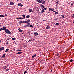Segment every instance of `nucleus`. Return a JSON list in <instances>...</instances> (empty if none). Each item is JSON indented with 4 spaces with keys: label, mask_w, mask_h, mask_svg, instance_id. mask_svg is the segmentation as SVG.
<instances>
[{
    "label": "nucleus",
    "mask_w": 74,
    "mask_h": 74,
    "mask_svg": "<svg viewBox=\"0 0 74 74\" xmlns=\"http://www.w3.org/2000/svg\"><path fill=\"white\" fill-rule=\"evenodd\" d=\"M30 20L28 19L26 21H25V23H27L28 22H30Z\"/></svg>",
    "instance_id": "6"
},
{
    "label": "nucleus",
    "mask_w": 74,
    "mask_h": 74,
    "mask_svg": "<svg viewBox=\"0 0 74 74\" xmlns=\"http://www.w3.org/2000/svg\"><path fill=\"white\" fill-rule=\"evenodd\" d=\"M61 16H62V18H65L64 17V16L63 15H61Z\"/></svg>",
    "instance_id": "34"
},
{
    "label": "nucleus",
    "mask_w": 74,
    "mask_h": 74,
    "mask_svg": "<svg viewBox=\"0 0 74 74\" xmlns=\"http://www.w3.org/2000/svg\"><path fill=\"white\" fill-rule=\"evenodd\" d=\"M25 26H27V25H25Z\"/></svg>",
    "instance_id": "49"
},
{
    "label": "nucleus",
    "mask_w": 74,
    "mask_h": 74,
    "mask_svg": "<svg viewBox=\"0 0 74 74\" xmlns=\"http://www.w3.org/2000/svg\"><path fill=\"white\" fill-rule=\"evenodd\" d=\"M30 27H33V26L32 25H30Z\"/></svg>",
    "instance_id": "30"
},
{
    "label": "nucleus",
    "mask_w": 74,
    "mask_h": 74,
    "mask_svg": "<svg viewBox=\"0 0 74 74\" xmlns=\"http://www.w3.org/2000/svg\"><path fill=\"white\" fill-rule=\"evenodd\" d=\"M44 9H42V11L41 12H40L41 14H42L44 12Z\"/></svg>",
    "instance_id": "12"
},
{
    "label": "nucleus",
    "mask_w": 74,
    "mask_h": 74,
    "mask_svg": "<svg viewBox=\"0 0 74 74\" xmlns=\"http://www.w3.org/2000/svg\"><path fill=\"white\" fill-rule=\"evenodd\" d=\"M9 70V69H7L5 70V71H8Z\"/></svg>",
    "instance_id": "36"
},
{
    "label": "nucleus",
    "mask_w": 74,
    "mask_h": 74,
    "mask_svg": "<svg viewBox=\"0 0 74 74\" xmlns=\"http://www.w3.org/2000/svg\"><path fill=\"white\" fill-rule=\"evenodd\" d=\"M59 25V23H56V26H58V25Z\"/></svg>",
    "instance_id": "25"
},
{
    "label": "nucleus",
    "mask_w": 74,
    "mask_h": 74,
    "mask_svg": "<svg viewBox=\"0 0 74 74\" xmlns=\"http://www.w3.org/2000/svg\"><path fill=\"white\" fill-rule=\"evenodd\" d=\"M51 72H52V70H51Z\"/></svg>",
    "instance_id": "48"
},
{
    "label": "nucleus",
    "mask_w": 74,
    "mask_h": 74,
    "mask_svg": "<svg viewBox=\"0 0 74 74\" xmlns=\"http://www.w3.org/2000/svg\"><path fill=\"white\" fill-rule=\"evenodd\" d=\"M5 16H7V14H5Z\"/></svg>",
    "instance_id": "46"
},
{
    "label": "nucleus",
    "mask_w": 74,
    "mask_h": 74,
    "mask_svg": "<svg viewBox=\"0 0 74 74\" xmlns=\"http://www.w3.org/2000/svg\"><path fill=\"white\" fill-rule=\"evenodd\" d=\"M36 54L34 55V56H32L31 58L32 59H33V58H34V57H36Z\"/></svg>",
    "instance_id": "9"
},
{
    "label": "nucleus",
    "mask_w": 74,
    "mask_h": 74,
    "mask_svg": "<svg viewBox=\"0 0 74 74\" xmlns=\"http://www.w3.org/2000/svg\"><path fill=\"white\" fill-rule=\"evenodd\" d=\"M3 29L2 30H7V27H5V26H3Z\"/></svg>",
    "instance_id": "4"
},
{
    "label": "nucleus",
    "mask_w": 74,
    "mask_h": 74,
    "mask_svg": "<svg viewBox=\"0 0 74 74\" xmlns=\"http://www.w3.org/2000/svg\"><path fill=\"white\" fill-rule=\"evenodd\" d=\"M19 19H21V20L24 19V18H21V17H19Z\"/></svg>",
    "instance_id": "21"
},
{
    "label": "nucleus",
    "mask_w": 74,
    "mask_h": 74,
    "mask_svg": "<svg viewBox=\"0 0 74 74\" xmlns=\"http://www.w3.org/2000/svg\"><path fill=\"white\" fill-rule=\"evenodd\" d=\"M45 20H43V21H45Z\"/></svg>",
    "instance_id": "56"
},
{
    "label": "nucleus",
    "mask_w": 74,
    "mask_h": 74,
    "mask_svg": "<svg viewBox=\"0 0 74 74\" xmlns=\"http://www.w3.org/2000/svg\"><path fill=\"white\" fill-rule=\"evenodd\" d=\"M53 12H56V11L53 10Z\"/></svg>",
    "instance_id": "40"
},
{
    "label": "nucleus",
    "mask_w": 74,
    "mask_h": 74,
    "mask_svg": "<svg viewBox=\"0 0 74 74\" xmlns=\"http://www.w3.org/2000/svg\"><path fill=\"white\" fill-rule=\"evenodd\" d=\"M0 48H1V47H0Z\"/></svg>",
    "instance_id": "59"
},
{
    "label": "nucleus",
    "mask_w": 74,
    "mask_h": 74,
    "mask_svg": "<svg viewBox=\"0 0 74 74\" xmlns=\"http://www.w3.org/2000/svg\"><path fill=\"white\" fill-rule=\"evenodd\" d=\"M40 3H42V4H45V1L43 0H42L40 1Z\"/></svg>",
    "instance_id": "3"
},
{
    "label": "nucleus",
    "mask_w": 74,
    "mask_h": 74,
    "mask_svg": "<svg viewBox=\"0 0 74 74\" xmlns=\"http://www.w3.org/2000/svg\"><path fill=\"white\" fill-rule=\"evenodd\" d=\"M8 44V42H6V44Z\"/></svg>",
    "instance_id": "43"
},
{
    "label": "nucleus",
    "mask_w": 74,
    "mask_h": 74,
    "mask_svg": "<svg viewBox=\"0 0 74 74\" xmlns=\"http://www.w3.org/2000/svg\"><path fill=\"white\" fill-rule=\"evenodd\" d=\"M0 42H1V40H0Z\"/></svg>",
    "instance_id": "53"
},
{
    "label": "nucleus",
    "mask_w": 74,
    "mask_h": 74,
    "mask_svg": "<svg viewBox=\"0 0 74 74\" xmlns=\"http://www.w3.org/2000/svg\"><path fill=\"white\" fill-rule=\"evenodd\" d=\"M21 5V3H19L18 4V6H20Z\"/></svg>",
    "instance_id": "33"
},
{
    "label": "nucleus",
    "mask_w": 74,
    "mask_h": 74,
    "mask_svg": "<svg viewBox=\"0 0 74 74\" xmlns=\"http://www.w3.org/2000/svg\"><path fill=\"white\" fill-rule=\"evenodd\" d=\"M53 10H54V9H53Z\"/></svg>",
    "instance_id": "60"
},
{
    "label": "nucleus",
    "mask_w": 74,
    "mask_h": 74,
    "mask_svg": "<svg viewBox=\"0 0 74 74\" xmlns=\"http://www.w3.org/2000/svg\"><path fill=\"white\" fill-rule=\"evenodd\" d=\"M22 16H23L24 18H25V15L24 14L22 15Z\"/></svg>",
    "instance_id": "18"
},
{
    "label": "nucleus",
    "mask_w": 74,
    "mask_h": 74,
    "mask_svg": "<svg viewBox=\"0 0 74 74\" xmlns=\"http://www.w3.org/2000/svg\"><path fill=\"white\" fill-rule=\"evenodd\" d=\"M18 30H19V31L21 30V29H20V28H19L18 29Z\"/></svg>",
    "instance_id": "47"
},
{
    "label": "nucleus",
    "mask_w": 74,
    "mask_h": 74,
    "mask_svg": "<svg viewBox=\"0 0 74 74\" xmlns=\"http://www.w3.org/2000/svg\"><path fill=\"white\" fill-rule=\"evenodd\" d=\"M49 10H50V11H53V10L52 9V8H50L49 9Z\"/></svg>",
    "instance_id": "16"
},
{
    "label": "nucleus",
    "mask_w": 74,
    "mask_h": 74,
    "mask_svg": "<svg viewBox=\"0 0 74 74\" xmlns=\"http://www.w3.org/2000/svg\"><path fill=\"white\" fill-rule=\"evenodd\" d=\"M8 65L6 66L5 67V68H4V69H7V67H8Z\"/></svg>",
    "instance_id": "22"
},
{
    "label": "nucleus",
    "mask_w": 74,
    "mask_h": 74,
    "mask_svg": "<svg viewBox=\"0 0 74 74\" xmlns=\"http://www.w3.org/2000/svg\"><path fill=\"white\" fill-rule=\"evenodd\" d=\"M73 23H74V21H73Z\"/></svg>",
    "instance_id": "58"
},
{
    "label": "nucleus",
    "mask_w": 74,
    "mask_h": 74,
    "mask_svg": "<svg viewBox=\"0 0 74 74\" xmlns=\"http://www.w3.org/2000/svg\"><path fill=\"white\" fill-rule=\"evenodd\" d=\"M1 30H3V28H1L0 29V32L1 31Z\"/></svg>",
    "instance_id": "32"
},
{
    "label": "nucleus",
    "mask_w": 74,
    "mask_h": 74,
    "mask_svg": "<svg viewBox=\"0 0 74 74\" xmlns=\"http://www.w3.org/2000/svg\"><path fill=\"white\" fill-rule=\"evenodd\" d=\"M33 34H34V35L36 36H38V33L37 32H36L34 33Z\"/></svg>",
    "instance_id": "5"
},
{
    "label": "nucleus",
    "mask_w": 74,
    "mask_h": 74,
    "mask_svg": "<svg viewBox=\"0 0 74 74\" xmlns=\"http://www.w3.org/2000/svg\"><path fill=\"white\" fill-rule=\"evenodd\" d=\"M5 32L7 33V34H11V32H10V31H9V30L8 29H7L5 31Z\"/></svg>",
    "instance_id": "1"
},
{
    "label": "nucleus",
    "mask_w": 74,
    "mask_h": 74,
    "mask_svg": "<svg viewBox=\"0 0 74 74\" xmlns=\"http://www.w3.org/2000/svg\"><path fill=\"white\" fill-rule=\"evenodd\" d=\"M22 30H20L19 31V32H22Z\"/></svg>",
    "instance_id": "39"
},
{
    "label": "nucleus",
    "mask_w": 74,
    "mask_h": 74,
    "mask_svg": "<svg viewBox=\"0 0 74 74\" xmlns=\"http://www.w3.org/2000/svg\"><path fill=\"white\" fill-rule=\"evenodd\" d=\"M5 54H4L3 55V56L2 57V58L3 59H4V58H5Z\"/></svg>",
    "instance_id": "10"
},
{
    "label": "nucleus",
    "mask_w": 74,
    "mask_h": 74,
    "mask_svg": "<svg viewBox=\"0 0 74 74\" xmlns=\"http://www.w3.org/2000/svg\"><path fill=\"white\" fill-rule=\"evenodd\" d=\"M21 53H22V52H18L17 53H16V55H19V54H21Z\"/></svg>",
    "instance_id": "11"
},
{
    "label": "nucleus",
    "mask_w": 74,
    "mask_h": 74,
    "mask_svg": "<svg viewBox=\"0 0 74 74\" xmlns=\"http://www.w3.org/2000/svg\"><path fill=\"white\" fill-rule=\"evenodd\" d=\"M38 57H39V56H38Z\"/></svg>",
    "instance_id": "54"
},
{
    "label": "nucleus",
    "mask_w": 74,
    "mask_h": 74,
    "mask_svg": "<svg viewBox=\"0 0 74 74\" xmlns=\"http://www.w3.org/2000/svg\"><path fill=\"white\" fill-rule=\"evenodd\" d=\"M20 6H21V7H22L23 6V5H22L21 4V5H20Z\"/></svg>",
    "instance_id": "44"
},
{
    "label": "nucleus",
    "mask_w": 74,
    "mask_h": 74,
    "mask_svg": "<svg viewBox=\"0 0 74 74\" xmlns=\"http://www.w3.org/2000/svg\"><path fill=\"white\" fill-rule=\"evenodd\" d=\"M46 29L47 30H48V29H50V27H49V26H47L46 27Z\"/></svg>",
    "instance_id": "8"
},
{
    "label": "nucleus",
    "mask_w": 74,
    "mask_h": 74,
    "mask_svg": "<svg viewBox=\"0 0 74 74\" xmlns=\"http://www.w3.org/2000/svg\"><path fill=\"white\" fill-rule=\"evenodd\" d=\"M27 26H29V25H27Z\"/></svg>",
    "instance_id": "57"
},
{
    "label": "nucleus",
    "mask_w": 74,
    "mask_h": 74,
    "mask_svg": "<svg viewBox=\"0 0 74 74\" xmlns=\"http://www.w3.org/2000/svg\"><path fill=\"white\" fill-rule=\"evenodd\" d=\"M57 55L58 56L59 55V54H57Z\"/></svg>",
    "instance_id": "52"
},
{
    "label": "nucleus",
    "mask_w": 74,
    "mask_h": 74,
    "mask_svg": "<svg viewBox=\"0 0 74 74\" xmlns=\"http://www.w3.org/2000/svg\"><path fill=\"white\" fill-rule=\"evenodd\" d=\"M41 7H42L43 8L44 7L43 5H42V4L40 5Z\"/></svg>",
    "instance_id": "29"
},
{
    "label": "nucleus",
    "mask_w": 74,
    "mask_h": 74,
    "mask_svg": "<svg viewBox=\"0 0 74 74\" xmlns=\"http://www.w3.org/2000/svg\"><path fill=\"white\" fill-rule=\"evenodd\" d=\"M15 38H12V40H15Z\"/></svg>",
    "instance_id": "26"
},
{
    "label": "nucleus",
    "mask_w": 74,
    "mask_h": 74,
    "mask_svg": "<svg viewBox=\"0 0 74 74\" xmlns=\"http://www.w3.org/2000/svg\"><path fill=\"white\" fill-rule=\"evenodd\" d=\"M17 51H22V50H17Z\"/></svg>",
    "instance_id": "31"
},
{
    "label": "nucleus",
    "mask_w": 74,
    "mask_h": 74,
    "mask_svg": "<svg viewBox=\"0 0 74 74\" xmlns=\"http://www.w3.org/2000/svg\"><path fill=\"white\" fill-rule=\"evenodd\" d=\"M27 23V25H30V23Z\"/></svg>",
    "instance_id": "41"
},
{
    "label": "nucleus",
    "mask_w": 74,
    "mask_h": 74,
    "mask_svg": "<svg viewBox=\"0 0 74 74\" xmlns=\"http://www.w3.org/2000/svg\"><path fill=\"white\" fill-rule=\"evenodd\" d=\"M16 19H20L19 18H16Z\"/></svg>",
    "instance_id": "45"
},
{
    "label": "nucleus",
    "mask_w": 74,
    "mask_h": 74,
    "mask_svg": "<svg viewBox=\"0 0 74 74\" xmlns=\"http://www.w3.org/2000/svg\"><path fill=\"white\" fill-rule=\"evenodd\" d=\"M56 14H58L59 13L58 12H55Z\"/></svg>",
    "instance_id": "23"
},
{
    "label": "nucleus",
    "mask_w": 74,
    "mask_h": 74,
    "mask_svg": "<svg viewBox=\"0 0 74 74\" xmlns=\"http://www.w3.org/2000/svg\"><path fill=\"white\" fill-rule=\"evenodd\" d=\"M43 8H44V10H47V8H45L44 7Z\"/></svg>",
    "instance_id": "24"
},
{
    "label": "nucleus",
    "mask_w": 74,
    "mask_h": 74,
    "mask_svg": "<svg viewBox=\"0 0 74 74\" xmlns=\"http://www.w3.org/2000/svg\"><path fill=\"white\" fill-rule=\"evenodd\" d=\"M25 21H19L20 25H21V23H25Z\"/></svg>",
    "instance_id": "2"
},
{
    "label": "nucleus",
    "mask_w": 74,
    "mask_h": 74,
    "mask_svg": "<svg viewBox=\"0 0 74 74\" xmlns=\"http://www.w3.org/2000/svg\"><path fill=\"white\" fill-rule=\"evenodd\" d=\"M8 51H9V49L8 48L6 50L5 52H8Z\"/></svg>",
    "instance_id": "15"
},
{
    "label": "nucleus",
    "mask_w": 74,
    "mask_h": 74,
    "mask_svg": "<svg viewBox=\"0 0 74 74\" xmlns=\"http://www.w3.org/2000/svg\"><path fill=\"white\" fill-rule=\"evenodd\" d=\"M49 12H50V10H49Z\"/></svg>",
    "instance_id": "55"
},
{
    "label": "nucleus",
    "mask_w": 74,
    "mask_h": 74,
    "mask_svg": "<svg viewBox=\"0 0 74 74\" xmlns=\"http://www.w3.org/2000/svg\"><path fill=\"white\" fill-rule=\"evenodd\" d=\"M74 3L73 2L71 4V5H74Z\"/></svg>",
    "instance_id": "27"
},
{
    "label": "nucleus",
    "mask_w": 74,
    "mask_h": 74,
    "mask_svg": "<svg viewBox=\"0 0 74 74\" xmlns=\"http://www.w3.org/2000/svg\"><path fill=\"white\" fill-rule=\"evenodd\" d=\"M32 41V39H31V40H29V41H28V42H30V41Z\"/></svg>",
    "instance_id": "38"
},
{
    "label": "nucleus",
    "mask_w": 74,
    "mask_h": 74,
    "mask_svg": "<svg viewBox=\"0 0 74 74\" xmlns=\"http://www.w3.org/2000/svg\"><path fill=\"white\" fill-rule=\"evenodd\" d=\"M29 11L31 12L32 11V9H29Z\"/></svg>",
    "instance_id": "17"
},
{
    "label": "nucleus",
    "mask_w": 74,
    "mask_h": 74,
    "mask_svg": "<svg viewBox=\"0 0 74 74\" xmlns=\"http://www.w3.org/2000/svg\"><path fill=\"white\" fill-rule=\"evenodd\" d=\"M70 62H73V60L71 59L70 60Z\"/></svg>",
    "instance_id": "35"
},
{
    "label": "nucleus",
    "mask_w": 74,
    "mask_h": 74,
    "mask_svg": "<svg viewBox=\"0 0 74 74\" xmlns=\"http://www.w3.org/2000/svg\"><path fill=\"white\" fill-rule=\"evenodd\" d=\"M17 0V1H19V0Z\"/></svg>",
    "instance_id": "50"
},
{
    "label": "nucleus",
    "mask_w": 74,
    "mask_h": 74,
    "mask_svg": "<svg viewBox=\"0 0 74 74\" xmlns=\"http://www.w3.org/2000/svg\"><path fill=\"white\" fill-rule=\"evenodd\" d=\"M1 48L2 49V50H4V47H1Z\"/></svg>",
    "instance_id": "19"
},
{
    "label": "nucleus",
    "mask_w": 74,
    "mask_h": 74,
    "mask_svg": "<svg viewBox=\"0 0 74 74\" xmlns=\"http://www.w3.org/2000/svg\"><path fill=\"white\" fill-rule=\"evenodd\" d=\"M1 26V25H0V26Z\"/></svg>",
    "instance_id": "51"
},
{
    "label": "nucleus",
    "mask_w": 74,
    "mask_h": 74,
    "mask_svg": "<svg viewBox=\"0 0 74 74\" xmlns=\"http://www.w3.org/2000/svg\"><path fill=\"white\" fill-rule=\"evenodd\" d=\"M57 3V5H58V0L57 2H56Z\"/></svg>",
    "instance_id": "42"
},
{
    "label": "nucleus",
    "mask_w": 74,
    "mask_h": 74,
    "mask_svg": "<svg viewBox=\"0 0 74 74\" xmlns=\"http://www.w3.org/2000/svg\"><path fill=\"white\" fill-rule=\"evenodd\" d=\"M2 51V49H1V47L0 48V52H1Z\"/></svg>",
    "instance_id": "37"
},
{
    "label": "nucleus",
    "mask_w": 74,
    "mask_h": 74,
    "mask_svg": "<svg viewBox=\"0 0 74 74\" xmlns=\"http://www.w3.org/2000/svg\"><path fill=\"white\" fill-rule=\"evenodd\" d=\"M39 3H40V1H41V0H36Z\"/></svg>",
    "instance_id": "20"
},
{
    "label": "nucleus",
    "mask_w": 74,
    "mask_h": 74,
    "mask_svg": "<svg viewBox=\"0 0 74 74\" xmlns=\"http://www.w3.org/2000/svg\"><path fill=\"white\" fill-rule=\"evenodd\" d=\"M30 15H27L26 16V18H29L30 17Z\"/></svg>",
    "instance_id": "14"
},
{
    "label": "nucleus",
    "mask_w": 74,
    "mask_h": 74,
    "mask_svg": "<svg viewBox=\"0 0 74 74\" xmlns=\"http://www.w3.org/2000/svg\"><path fill=\"white\" fill-rule=\"evenodd\" d=\"M3 17H4V16L2 15H0V18H3Z\"/></svg>",
    "instance_id": "13"
},
{
    "label": "nucleus",
    "mask_w": 74,
    "mask_h": 74,
    "mask_svg": "<svg viewBox=\"0 0 74 74\" xmlns=\"http://www.w3.org/2000/svg\"><path fill=\"white\" fill-rule=\"evenodd\" d=\"M10 4L11 5H14V3L12 2H10Z\"/></svg>",
    "instance_id": "7"
},
{
    "label": "nucleus",
    "mask_w": 74,
    "mask_h": 74,
    "mask_svg": "<svg viewBox=\"0 0 74 74\" xmlns=\"http://www.w3.org/2000/svg\"><path fill=\"white\" fill-rule=\"evenodd\" d=\"M26 73H27V71H25L24 73V74H26Z\"/></svg>",
    "instance_id": "28"
}]
</instances>
